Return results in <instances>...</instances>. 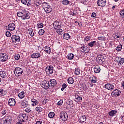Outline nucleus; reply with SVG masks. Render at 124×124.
Returning <instances> with one entry per match:
<instances>
[{
	"label": "nucleus",
	"instance_id": "nucleus-1",
	"mask_svg": "<svg viewBox=\"0 0 124 124\" xmlns=\"http://www.w3.org/2000/svg\"><path fill=\"white\" fill-rule=\"evenodd\" d=\"M53 27L55 30H57L56 31L57 33L60 35L62 34V31H63V30L61 29L62 27L59 24V22L56 21L54 22L53 23Z\"/></svg>",
	"mask_w": 124,
	"mask_h": 124
},
{
	"label": "nucleus",
	"instance_id": "nucleus-2",
	"mask_svg": "<svg viewBox=\"0 0 124 124\" xmlns=\"http://www.w3.org/2000/svg\"><path fill=\"white\" fill-rule=\"evenodd\" d=\"M42 4L44 7V9L46 13H51V12H52V8L51 7V6L49 5L48 3L43 2Z\"/></svg>",
	"mask_w": 124,
	"mask_h": 124
},
{
	"label": "nucleus",
	"instance_id": "nucleus-3",
	"mask_svg": "<svg viewBox=\"0 0 124 124\" xmlns=\"http://www.w3.org/2000/svg\"><path fill=\"white\" fill-rule=\"evenodd\" d=\"M96 61L98 63L101 65L104 64V62H105V59L102 55H98L96 58Z\"/></svg>",
	"mask_w": 124,
	"mask_h": 124
},
{
	"label": "nucleus",
	"instance_id": "nucleus-4",
	"mask_svg": "<svg viewBox=\"0 0 124 124\" xmlns=\"http://www.w3.org/2000/svg\"><path fill=\"white\" fill-rule=\"evenodd\" d=\"M14 73L16 76H21L23 74V69L19 67L16 68L14 70Z\"/></svg>",
	"mask_w": 124,
	"mask_h": 124
},
{
	"label": "nucleus",
	"instance_id": "nucleus-5",
	"mask_svg": "<svg viewBox=\"0 0 124 124\" xmlns=\"http://www.w3.org/2000/svg\"><path fill=\"white\" fill-rule=\"evenodd\" d=\"M41 86L46 90H48L50 88V82L49 81L47 82L46 80H44L41 82Z\"/></svg>",
	"mask_w": 124,
	"mask_h": 124
},
{
	"label": "nucleus",
	"instance_id": "nucleus-6",
	"mask_svg": "<svg viewBox=\"0 0 124 124\" xmlns=\"http://www.w3.org/2000/svg\"><path fill=\"white\" fill-rule=\"evenodd\" d=\"M21 19L22 20L30 19V12L27 11L26 10H24L23 15H22Z\"/></svg>",
	"mask_w": 124,
	"mask_h": 124
},
{
	"label": "nucleus",
	"instance_id": "nucleus-7",
	"mask_svg": "<svg viewBox=\"0 0 124 124\" xmlns=\"http://www.w3.org/2000/svg\"><path fill=\"white\" fill-rule=\"evenodd\" d=\"M45 71L47 74H52L54 71V67L52 66H47L45 68Z\"/></svg>",
	"mask_w": 124,
	"mask_h": 124
},
{
	"label": "nucleus",
	"instance_id": "nucleus-8",
	"mask_svg": "<svg viewBox=\"0 0 124 124\" xmlns=\"http://www.w3.org/2000/svg\"><path fill=\"white\" fill-rule=\"evenodd\" d=\"M8 56L6 53H0V62H6V60H8Z\"/></svg>",
	"mask_w": 124,
	"mask_h": 124
},
{
	"label": "nucleus",
	"instance_id": "nucleus-9",
	"mask_svg": "<svg viewBox=\"0 0 124 124\" xmlns=\"http://www.w3.org/2000/svg\"><path fill=\"white\" fill-rule=\"evenodd\" d=\"M60 117L62 121L65 122L67 120V118H68V115L66 112H63L60 113Z\"/></svg>",
	"mask_w": 124,
	"mask_h": 124
},
{
	"label": "nucleus",
	"instance_id": "nucleus-10",
	"mask_svg": "<svg viewBox=\"0 0 124 124\" xmlns=\"http://www.w3.org/2000/svg\"><path fill=\"white\" fill-rule=\"evenodd\" d=\"M120 94H121V90L119 89L114 90L111 93V95L115 96V97L120 96Z\"/></svg>",
	"mask_w": 124,
	"mask_h": 124
},
{
	"label": "nucleus",
	"instance_id": "nucleus-11",
	"mask_svg": "<svg viewBox=\"0 0 124 124\" xmlns=\"http://www.w3.org/2000/svg\"><path fill=\"white\" fill-rule=\"evenodd\" d=\"M116 62L118 63V65H123L124 62V59L121 57H116Z\"/></svg>",
	"mask_w": 124,
	"mask_h": 124
},
{
	"label": "nucleus",
	"instance_id": "nucleus-12",
	"mask_svg": "<svg viewBox=\"0 0 124 124\" xmlns=\"http://www.w3.org/2000/svg\"><path fill=\"white\" fill-rule=\"evenodd\" d=\"M11 39L13 42H20V40H21V38H20V36L17 35H13L11 37Z\"/></svg>",
	"mask_w": 124,
	"mask_h": 124
},
{
	"label": "nucleus",
	"instance_id": "nucleus-13",
	"mask_svg": "<svg viewBox=\"0 0 124 124\" xmlns=\"http://www.w3.org/2000/svg\"><path fill=\"white\" fill-rule=\"evenodd\" d=\"M82 92H77V94L75 96V99H76V100H77L78 101H82V100L83 99V98L80 96V94H82L83 93H81Z\"/></svg>",
	"mask_w": 124,
	"mask_h": 124
},
{
	"label": "nucleus",
	"instance_id": "nucleus-14",
	"mask_svg": "<svg viewBox=\"0 0 124 124\" xmlns=\"http://www.w3.org/2000/svg\"><path fill=\"white\" fill-rule=\"evenodd\" d=\"M81 48V50H81V52H82L83 53H84V52L85 54L89 53V51H90V48L85 45L82 46Z\"/></svg>",
	"mask_w": 124,
	"mask_h": 124
},
{
	"label": "nucleus",
	"instance_id": "nucleus-15",
	"mask_svg": "<svg viewBox=\"0 0 124 124\" xmlns=\"http://www.w3.org/2000/svg\"><path fill=\"white\" fill-rule=\"evenodd\" d=\"M49 85H50V87L51 88H55V87H56V86H57V81L55 79H51L49 81Z\"/></svg>",
	"mask_w": 124,
	"mask_h": 124
},
{
	"label": "nucleus",
	"instance_id": "nucleus-16",
	"mask_svg": "<svg viewBox=\"0 0 124 124\" xmlns=\"http://www.w3.org/2000/svg\"><path fill=\"white\" fill-rule=\"evenodd\" d=\"M105 88L106 89H107V90L113 91V90H114V88H115V86H114V85L112 84L108 83L105 84Z\"/></svg>",
	"mask_w": 124,
	"mask_h": 124
},
{
	"label": "nucleus",
	"instance_id": "nucleus-17",
	"mask_svg": "<svg viewBox=\"0 0 124 124\" xmlns=\"http://www.w3.org/2000/svg\"><path fill=\"white\" fill-rule=\"evenodd\" d=\"M8 104L10 106H14L16 104V100L15 99L10 98L9 99Z\"/></svg>",
	"mask_w": 124,
	"mask_h": 124
},
{
	"label": "nucleus",
	"instance_id": "nucleus-18",
	"mask_svg": "<svg viewBox=\"0 0 124 124\" xmlns=\"http://www.w3.org/2000/svg\"><path fill=\"white\" fill-rule=\"evenodd\" d=\"M97 4L99 6L103 7L106 4V0H99Z\"/></svg>",
	"mask_w": 124,
	"mask_h": 124
},
{
	"label": "nucleus",
	"instance_id": "nucleus-19",
	"mask_svg": "<svg viewBox=\"0 0 124 124\" xmlns=\"http://www.w3.org/2000/svg\"><path fill=\"white\" fill-rule=\"evenodd\" d=\"M43 51L46 52V53H47V54H50L51 53V47L46 46H44L43 48Z\"/></svg>",
	"mask_w": 124,
	"mask_h": 124
},
{
	"label": "nucleus",
	"instance_id": "nucleus-20",
	"mask_svg": "<svg viewBox=\"0 0 124 124\" xmlns=\"http://www.w3.org/2000/svg\"><path fill=\"white\" fill-rule=\"evenodd\" d=\"M1 122L4 124H10L11 123V119L10 118H3Z\"/></svg>",
	"mask_w": 124,
	"mask_h": 124
},
{
	"label": "nucleus",
	"instance_id": "nucleus-21",
	"mask_svg": "<svg viewBox=\"0 0 124 124\" xmlns=\"http://www.w3.org/2000/svg\"><path fill=\"white\" fill-rule=\"evenodd\" d=\"M21 2L23 4H25V5H27L28 6L31 4V1L30 0H22Z\"/></svg>",
	"mask_w": 124,
	"mask_h": 124
},
{
	"label": "nucleus",
	"instance_id": "nucleus-22",
	"mask_svg": "<svg viewBox=\"0 0 124 124\" xmlns=\"http://www.w3.org/2000/svg\"><path fill=\"white\" fill-rule=\"evenodd\" d=\"M15 28V24L14 23H10L8 25V29L9 31H14Z\"/></svg>",
	"mask_w": 124,
	"mask_h": 124
},
{
	"label": "nucleus",
	"instance_id": "nucleus-23",
	"mask_svg": "<svg viewBox=\"0 0 124 124\" xmlns=\"http://www.w3.org/2000/svg\"><path fill=\"white\" fill-rule=\"evenodd\" d=\"M8 74L5 71H1L0 72V76L2 77V78H5V77H7Z\"/></svg>",
	"mask_w": 124,
	"mask_h": 124
},
{
	"label": "nucleus",
	"instance_id": "nucleus-24",
	"mask_svg": "<svg viewBox=\"0 0 124 124\" xmlns=\"http://www.w3.org/2000/svg\"><path fill=\"white\" fill-rule=\"evenodd\" d=\"M31 57L33 59H38V58H40L41 57L40 53H33V54L31 55Z\"/></svg>",
	"mask_w": 124,
	"mask_h": 124
},
{
	"label": "nucleus",
	"instance_id": "nucleus-25",
	"mask_svg": "<svg viewBox=\"0 0 124 124\" xmlns=\"http://www.w3.org/2000/svg\"><path fill=\"white\" fill-rule=\"evenodd\" d=\"M89 79L90 80H91V83H93V84H95V83H96L97 81L96 80V77L95 76L91 77Z\"/></svg>",
	"mask_w": 124,
	"mask_h": 124
},
{
	"label": "nucleus",
	"instance_id": "nucleus-26",
	"mask_svg": "<svg viewBox=\"0 0 124 124\" xmlns=\"http://www.w3.org/2000/svg\"><path fill=\"white\" fill-rule=\"evenodd\" d=\"M86 120H87V118L86 117V116H85V115H84L80 117V118L79 119V122L81 124H83V123H84V122H86Z\"/></svg>",
	"mask_w": 124,
	"mask_h": 124
},
{
	"label": "nucleus",
	"instance_id": "nucleus-27",
	"mask_svg": "<svg viewBox=\"0 0 124 124\" xmlns=\"http://www.w3.org/2000/svg\"><path fill=\"white\" fill-rule=\"evenodd\" d=\"M38 103V100H36L35 99H32L31 102V105L32 106H35Z\"/></svg>",
	"mask_w": 124,
	"mask_h": 124
},
{
	"label": "nucleus",
	"instance_id": "nucleus-28",
	"mask_svg": "<svg viewBox=\"0 0 124 124\" xmlns=\"http://www.w3.org/2000/svg\"><path fill=\"white\" fill-rule=\"evenodd\" d=\"M25 122V120L23 118L21 117V116L18 117V122L17 123V124H23V123Z\"/></svg>",
	"mask_w": 124,
	"mask_h": 124
},
{
	"label": "nucleus",
	"instance_id": "nucleus-29",
	"mask_svg": "<svg viewBox=\"0 0 124 124\" xmlns=\"http://www.w3.org/2000/svg\"><path fill=\"white\" fill-rule=\"evenodd\" d=\"M18 97L20 98L21 99H22V98H24L25 97V92L24 91H22L18 94Z\"/></svg>",
	"mask_w": 124,
	"mask_h": 124
},
{
	"label": "nucleus",
	"instance_id": "nucleus-30",
	"mask_svg": "<svg viewBox=\"0 0 124 124\" xmlns=\"http://www.w3.org/2000/svg\"><path fill=\"white\" fill-rule=\"evenodd\" d=\"M117 113H118V111H117V110H111L109 112L108 115L110 116H115V115H116Z\"/></svg>",
	"mask_w": 124,
	"mask_h": 124
},
{
	"label": "nucleus",
	"instance_id": "nucleus-31",
	"mask_svg": "<svg viewBox=\"0 0 124 124\" xmlns=\"http://www.w3.org/2000/svg\"><path fill=\"white\" fill-rule=\"evenodd\" d=\"M28 31H29V33L31 36L32 37L33 36H34V33L33 32V30H32V29L31 28L29 29L28 30Z\"/></svg>",
	"mask_w": 124,
	"mask_h": 124
},
{
	"label": "nucleus",
	"instance_id": "nucleus-32",
	"mask_svg": "<svg viewBox=\"0 0 124 124\" xmlns=\"http://www.w3.org/2000/svg\"><path fill=\"white\" fill-rule=\"evenodd\" d=\"M95 73H99L100 72V67L98 66H96L94 69Z\"/></svg>",
	"mask_w": 124,
	"mask_h": 124
},
{
	"label": "nucleus",
	"instance_id": "nucleus-33",
	"mask_svg": "<svg viewBox=\"0 0 124 124\" xmlns=\"http://www.w3.org/2000/svg\"><path fill=\"white\" fill-rule=\"evenodd\" d=\"M63 37H64V39L68 40V39H69V38H70V35H69V34H68V33H64L63 34Z\"/></svg>",
	"mask_w": 124,
	"mask_h": 124
},
{
	"label": "nucleus",
	"instance_id": "nucleus-34",
	"mask_svg": "<svg viewBox=\"0 0 124 124\" xmlns=\"http://www.w3.org/2000/svg\"><path fill=\"white\" fill-rule=\"evenodd\" d=\"M29 105V102L27 101H23L22 102V106H23V108H25V107H27Z\"/></svg>",
	"mask_w": 124,
	"mask_h": 124
},
{
	"label": "nucleus",
	"instance_id": "nucleus-35",
	"mask_svg": "<svg viewBox=\"0 0 124 124\" xmlns=\"http://www.w3.org/2000/svg\"><path fill=\"white\" fill-rule=\"evenodd\" d=\"M70 3V1L67 0H64L62 1V4L63 5H68Z\"/></svg>",
	"mask_w": 124,
	"mask_h": 124
},
{
	"label": "nucleus",
	"instance_id": "nucleus-36",
	"mask_svg": "<svg viewBox=\"0 0 124 124\" xmlns=\"http://www.w3.org/2000/svg\"><path fill=\"white\" fill-rule=\"evenodd\" d=\"M95 44H96V41H93L88 43V45L90 47H93V46L94 45H95Z\"/></svg>",
	"mask_w": 124,
	"mask_h": 124
},
{
	"label": "nucleus",
	"instance_id": "nucleus-37",
	"mask_svg": "<svg viewBox=\"0 0 124 124\" xmlns=\"http://www.w3.org/2000/svg\"><path fill=\"white\" fill-rule=\"evenodd\" d=\"M35 110L37 112H38V113H40V112H42V108L41 107H36Z\"/></svg>",
	"mask_w": 124,
	"mask_h": 124
},
{
	"label": "nucleus",
	"instance_id": "nucleus-38",
	"mask_svg": "<svg viewBox=\"0 0 124 124\" xmlns=\"http://www.w3.org/2000/svg\"><path fill=\"white\" fill-rule=\"evenodd\" d=\"M24 14V10L22 12H17V16L19 18H22L23 16V15Z\"/></svg>",
	"mask_w": 124,
	"mask_h": 124
},
{
	"label": "nucleus",
	"instance_id": "nucleus-39",
	"mask_svg": "<svg viewBox=\"0 0 124 124\" xmlns=\"http://www.w3.org/2000/svg\"><path fill=\"white\" fill-rule=\"evenodd\" d=\"M68 60H72L74 58V55L72 53H70L67 56Z\"/></svg>",
	"mask_w": 124,
	"mask_h": 124
},
{
	"label": "nucleus",
	"instance_id": "nucleus-40",
	"mask_svg": "<svg viewBox=\"0 0 124 124\" xmlns=\"http://www.w3.org/2000/svg\"><path fill=\"white\" fill-rule=\"evenodd\" d=\"M44 32H45V31L43 29H40L39 30V35H43L44 34Z\"/></svg>",
	"mask_w": 124,
	"mask_h": 124
},
{
	"label": "nucleus",
	"instance_id": "nucleus-41",
	"mask_svg": "<svg viewBox=\"0 0 124 124\" xmlns=\"http://www.w3.org/2000/svg\"><path fill=\"white\" fill-rule=\"evenodd\" d=\"M68 83L69 84H73V83H74V80H73V78H69L68 79Z\"/></svg>",
	"mask_w": 124,
	"mask_h": 124
},
{
	"label": "nucleus",
	"instance_id": "nucleus-42",
	"mask_svg": "<svg viewBox=\"0 0 124 124\" xmlns=\"http://www.w3.org/2000/svg\"><path fill=\"white\" fill-rule=\"evenodd\" d=\"M43 26H44V25L41 22H39L37 24V27H38V29L43 28Z\"/></svg>",
	"mask_w": 124,
	"mask_h": 124
},
{
	"label": "nucleus",
	"instance_id": "nucleus-43",
	"mask_svg": "<svg viewBox=\"0 0 124 124\" xmlns=\"http://www.w3.org/2000/svg\"><path fill=\"white\" fill-rule=\"evenodd\" d=\"M49 118H52L55 117V113L53 112H51L48 114Z\"/></svg>",
	"mask_w": 124,
	"mask_h": 124
},
{
	"label": "nucleus",
	"instance_id": "nucleus-44",
	"mask_svg": "<svg viewBox=\"0 0 124 124\" xmlns=\"http://www.w3.org/2000/svg\"><path fill=\"white\" fill-rule=\"evenodd\" d=\"M80 69L78 68L76 69L75 70V74H76V75H79L80 74Z\"/></svg>",
	"mask_w": 124,
	"mask_h": 124
},
{
	"label": "nucleus",
	"instance_id": "nucleus-45",
	"mask_svg": "<svg viewBox=\"0 0 124 124\" xmlns=\"http://www.w3.org/2000/svg\"><path fill=\"white\" fill-rule=\"evenodd\" d=\"M122 45H119L117 46L116 47L117 51H118V52H120V51H121L122 50Z\"/></svg>",
	"mask_w": 124,
	"mask_h": 124
},
{
	"label": "nucleus",
	"instance_id": "nucleus-46",
	"mask_svg": "<svg viewBox=\"0 0 124 124\" xmlns=\"http://www.w3.org/2000/svg\"><path fill=\"white\" fill-rule=\"evenodd\" d=\"M21 118H23V120H28V116L26 114H23L21 116Z\"/></svg>",
	"mask_w": 124,
	"mask_h": 124
},
{
	"label": "nucleus",
	"instance_id": "nucleus-47",
	"mask_svg": "<svg viewBox=\"0 0 124 124\" xmlns=\"http://www.w3.org/2000/svg\"><path fill=\"white\" fill-rule=\"evenodd\" d=\"M67 87V85L65 83H63L61 88V91H63Z\"/></svg>",
	"mask_w": 124,
	"mask_h": 124
},
{
	"label": "nucleus",
	"instance_id": "nucleus-48",
	"mask_svg": "<svg viewBox=\"0 0 124 124\" xmlns=\"http://www.w3.org/2000/svg\"><path fill=\"white\" fill-rule=\"evenodd\" d=\"M15 60H16V61H18V60H19V59H20V55L19 54H16L15 56Z\"/></svg>",
	"mask_w": 124,
	"mask_h": 124
},
{
	"label": "nucleus",
	"instance_id": "nucleus-49",
	"mask_svg": "<svg viewBox=\"0 0 124 124\" xmlns=\"http://www.w3.org/2000/svg\"><path fill=\"white\" fill-rule=\"evenodd\" d=\"M92 18H95L96 17V13H92L91 15Z\"/></svg>",
	"mask_w": 124,
	"mask_h": 124
},
{
	"label": "nucleus",
	"instance_id": "nucleus-50",
	"mask_svg": "<svg viewBox=\"0 0 124 124\" xmlns=\"http://www.w3.org/2000/svg\"><path fill=\"white\" fill-rule=\"evenodd\" d=\"M90 39H91V37L90 36H87L85 38V41L86 42L89 41V40H90Z\"/></svg>",
	"mask_w": 124,
	"mask_h": 124
},
{
	"label": "nucleus",
	"instance_id": "nucleus-51",
	"mask_svg": "<svg viewBox=\"0 0 124 124\" xmlns=\"http://www.w3.org/2000/svg\"><path fill=\"white\" fill-rule=\"evenodd\" d=\"M6 36L7 37H10V36H11V34H10V32H9V31H7L6 32Z\"/></svg>",
	"mask_w": 124,
	"mask_h": 124
},
{
	"label": "nucleus",
	"instance_id": "nucleus-52",
	"mask_svg": "<svg viewBox=\"0 0 124 124\" xmlns=\"http://www.w3.org/2000/svg\"><path fill=\"white\" fill-rule=\"evenodd\" d=\"M62 103H63V101L60 100L57 103V105H62Z\"/></svg>",
	"mask_w": 124,
	"mask_h": 124
},
{
	"label": "nucleus",
	"instance_id": "nucleus-53",
	"mask_svg": "<svg viewBox=\"0 0 124 124\" xmlns=\"http://www.w3.org/2000/svg\"><path fill=\"white\" fill-rule=\"evenodd\" d=\"M66 103L68 105H72V101L69 100V101H67Z\"/></svg>",
	"mask_w": 124,
	"mask_h": 124
},
{
	"label": "nucleus",
	"instance_id": "nucleus-54",
	"mask_svg": "<svg viewBox=\"0 0 124 124\" xmlns=\"http://www.w3.org/2000/svg\"><path fill=\"white\" fill-rule=\"evenodd\" d=\"M25 111L26 112V113H30V112H31V108H27L26 109Z\"/></svg>",
	"mask_w": 124,
	"mask_h": 124
},
{
	"label": "nucleus",
	"instance_id": "nucleus-55",
	"mask_svg": "<svg viewBox=\"0 0 124 124\" xmlns=\"http://www.w3.org/2000/svg\"><path fill=\"white\" fill-rule=\"evenodd\" d=\"M105 38H104V37L103 36H101V37H98V40H104L105 39Z\"/></svg>",
	"mask_w": 124,
	"mask_h": 124
},
{
	"label": "nucleus",
	"instance_id": "nucleus-56",
	"mask_svg": "<svg viewBox=\"0 0 124 124\" xmlns=\"http://www.w3.org/2000/svg\"><path fill=\"white\" fill-rule=\"evenodd\" d=\"M120 33H116V36L114 37V38H120Z\"/></svg>",
	"mask_w": 124,
	"mask_h": 124
},
{
	"label": "nucleus",
	"instance_id": "nucleus-57",
	"mask_svg": "<svg viewBox=\"0 0 124 124\" xmlns=\"http://www.w3.org/2000/svg\"><path fill=\"white\" fill-rule=\"evenodd\" d=\"M48 102V100L47 99H44L43 100V102H42V103L43 104H46V103Z\"/></svg>",
	"mask_w": 124,
	"mask_h": 124
},
{
	"label": "nucleus",
	"instance_id": "nucleus-58",
	"mask_svg": "<svg viewBox=\"0 0 124 124\" xmlns=\"http://www.w3.org/2000/svg\"><path fill=\"white\" fill-rule=\"evenodd\" d=\"M76 12H75L74 11H73V12H71V15H73V16L74 15H76Z\"/></svg>",
	"mask_w": 124,
	"mask_h": 124
},
{
	"label": "nucleus",
	"instance_id": "nucleus-59",
	"mask_svg": "<svg viewBox=\"0 0 124 124\" xmlns=\"http://www.w3.org/2000/svg\"><path fill=\"white\" fill-rule=\"evenodd\" d=\"M4 93L1 94V95H2V96L5 95V94H6V93H7V91H4Z\"/></svg>",
	"mask_w": 124,
	"mask_h": 124
},
{
	"label": "nucleus",
	"instance_id": "nucleus-60",
	"mask_svg": "<svg viewBox=\"0 0 124 124\" xmlns=\"http://www.w3.org/2000/svg\"><path fill=\"white\" fill-rule=\"evenodd\" d=\"M42 124V121H38L36 122V124Z\"/></svg>",
	"mask_w": 124,
	"mask_h": 124
},
{
	"label": "nucleus",
	"instance_id": "nucleus-61",
	"mask_svg": "<svg viewBox=\"0 0 124 124\" xmlns=\"http://www.w3.org/2000/svg\"><path fill=\"white\" fill-rule=\"evenodd\" d=\"M2 115H5L6 114V110H4L2 112Z\"/></svg>",
	"mask_w": 124,
	"mask_h": 124
},
{
	"label": "nucleus",
	"instance_id": "nucleus-62",
	"mask_svg": "<svg viewBox=\"0 0 124 124\" xmlns=\"http://www.w3.org/2000/svg\"><path fill=\"white\" fill-rule=\"evenodd\" d=\"M3 92V89H0V93L1 94Z\"/></svg>",
	"mask_w": 124,
	"mask_h": 124
},
{
	"label": "nucleus",
	"instance_id": "nucleus-63",
	"mask_svg": "<svg viewBox=\"0 0 124 124\" xmlns=\"http://www.w3.org/2000/svg\"><path fill=\"white\" fill-rule=\"evenodd\" d=\"M38 51H40L41 50V47L40 46H38Z\"/></svg>",
	"mask_w": 124,
	"mask_h": 124
},
{
	"label": "nucleus",
	"instance_id": "nucleus-64",
	"mask_svg": "<svg viewBox=\"0 0 124 124\" xmlns=\"http://www.w3.org/2000/svg\"><path fill=\"white\" fill-rule=\"evenodd\" d=\"M122 121H124V116H123L122 117Z\"/></svg>",
	"mask_w": 124,
	"mask_h": 124
}]
</instances>
